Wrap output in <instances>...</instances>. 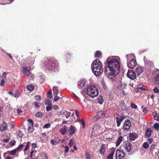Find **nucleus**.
Returning <instances> with one entry per match:
<instances>
[{
    "mask_svg": "<svg viewBox=\"0 0 159 159\" xmlns=\"http://www.w3.org/2000/svg\"><path fill=\"white\" fill-rule=\"evenodd\" d=\"M108 65L107 68L110 72L107 71V67L105 69V72L107 76L110 79H113L115 76L118 74L120 69V60L117 56L108 57L106 60Z\"/></svg>",
    "mask_w": 159,
    "mask_h": 159,
    "instance_id": "obj_1",
    "label": "nucleus"
},
{
    "mask_svg": "<svg viewBox=\"0 0 159 159\" xmlns=\"http://www.w3.org/2000/svg\"><path fill=\"white\" fill-rule=\"evenodd\" d=\"M44 67L48 70H53L56 71L59 67V64L58 61L53 59L46 58L43 62Z\"/></svg>",
    "mask_w": 159,
    "mask_h": 159,
    "instance_id": "obj_2",
    "label": "nucleus"
},
{
    "mask_svg": "<svg viewBox=\"0 0 159 159\" xmlns=\"http://www.w3.org/2000/svg\"><path fill=\"white\" fill-rule=\"evenodd\" d=\"M91 67L93 72L96 76L99 75L103 71L102 63L99 60H95L93 62Z\"/></svg>",
    "mask_w": 159,
    "mask_h": 159,
    "instance_id": "obj_3",
    "label": "nucleus"
},
{
    "mask_svg": "<svg viewBox=\"0 0 159 159\" xmlns=\"http://www.w3.org/2000/svg\"><path fill=\"white\" fill-rule=\"evenodd\" d=\"M88 94L92 98H94L98 96L99 91L98 89L94 86L92 85L87 89Z\"/></svg>",
    "mask_w": 159,
    "mask_h": 159,
    "instance_id": "obj_4",
    "label": "nucleus"
},
{
    "mask_svg": "<svg viewBox=\"0 0 159 159\" xmlns=\"http://www.w3.org/2000/svg\"><path fill=\"white\" fill-rule=\"evenodd\" d=\"M107 111V110L106 109H103L101 111H98L97 115L94 117L93 120L96 121L98 120L99 118H102L104 117Z\"/></svg>",
    "mask_w": 159,
    "mask_h": 159,
    "instance_id": "obj_5",
    "label": "nucleus"
},
{
    "mask_svg": "<svg viewBox=\"0 0 159 159\" xmlns=\"http://www.w3.org/2000/svg\"><path fill=\"white\" fill-rule=\"evenodd\" d=\"M131 144L129 143H124L120 147V149L123 151H126L128 152H129L131 149Z\"/></svg>",
    "mask_w": 159,
    "mask_h": 159,
    "instance_id": "obj_6",
    "label": "nucleus"
},
{
    "mask_svg": "<svg viewBox=\"0 0 159 159\" xmlns=\"http://www.w3.org/2000/svg\"><path fill=\"white\" fill-rule=\"evenodd\" d=\"M93 129L95 133L100 134L102 132L103 128L99 124H96L94 125Z\"/></svg>",
    "mask_w": 159,
    "mask_h": 159,
    "instance_id": "obj_7",
    "label": "nucleus"
},
{
    "mask_svg": "<svg viewBox=\"0 0 159 159\" xmlns=\"http://www.w3.org/2000/svg\"><path fill=\"white\" fill-rule=\"evenodd\" d=\"M104 138L106 139H111L113 138L114 136L116 135V133L112 130H110L108 131H106L104 134Z\"/></svg>",
    "mask_w": 159,
    "mask_h": 159,
    "instance_id": "obj_8",
    "label": "nucleus"
},
{
    "mask_svg": "<svg viewBox=\"0 0 159 159\" xmlns=\"http://www.w3.org/2000/svg\"><path fill=\"white\" fill-rule=\"evenodd\" d=\"M88 85L87 81L84 79L80 80L78 83V87L79 88L84 89L87 87Z\"/></svg>",
    "mask_w": 159,
    "mask_h": 159,
    "instance_id": "obj_9",
    "label": "nucleus"
},
{
    "mask_svg": "<svg viewBox=\"0 0 159 159\" xmlns=\"http://www.w3.org/2000/svg\"><path fill=\"white\" fill-rule=\"evenodd\" d=\"M124 156L125 153L124 151H121L119 149L116 151V159H121L124 157Z\"/></svg>",
    "mask_w": 159,
    "mask_h": 159,
    "instance_id": "obj_10",
    "label": "nucleus"
},
{
    "mask_svg": "<svg viewBox=\"0 0 159 159\" xmlns=\"http://www.w3.org/2000/svg\"><path fill=\"white\" fill-rule=\"evenodd\" d=\"M131 126V121L128 120H126L124 122L123 129L124 130H128L129 129Z\"/></svg>",
    "mask_w": 159,
    "mask_h": 159,
    "instance_id": "obj_11",
    "label": "nucleus"
},
{
    "mask_svg": "<svg viewBox=\"0 0 159 159\" xmlns=\"http://www.w3.org/2000/svg\"><path fill=\"white\" fill-rule=\"evenodd\" d=\"M127 76L131 80H134L135 79L136 75L134 71L132 70H128L127 73Z\"/></svg>",
    "mask_w": 159,
    "mask_h": 159,
    "instance_id": "obj_12",
    "label": "nucleus"
},
{
    "mask_svg": "<svg viewBox=\"0 0 159 159\" xmlns=\"http://www.w3.org/2000/svg\"><path fill=\"white\" fill-rule=\"evenodd\" d=\"M137 65L136 61L134 59H132L130 61L129 63L127 64V66L128 67L132 69L134 67Z\"/></svg>",
    "mask_w": 159,
    "mask_h": 159,
    "instance_id": "obj_13",
    "label": "nucleus"
},
{
    "mask_svg": "<svg viewBox=\"0 0 159 159\" xmlns=\"http://www.w3.org/2000/svg\"><path fill=\"white\" fill-rule=\"evenodd\" d=\"M76 130V129L73 125H71L67 133L70 136H71L74 134Z\"/></svg>",
    "mask_w": 159,
    "mask_h": 159,
    "instance_id": "obj_14",
    "label": "nucleus"
},
{
    "mask_svg": "<svg viewBox=\"0 0 159 159\" xmlns=\"http://www.w3.org/2000/svg\"><path fill=\"white\" fill-rule=\"evenodd\" d=\"M23 74L27 76H28L30 74L31 69L27 67H25L23 68Z\"/></svg>",
    "mask_w": 159,
    "mask_h": 159,
    "instance_id": "obj_15",
    "label": "nucleus"
},
{
    "mask_svg": "<svg viewBox=\"0 0 159 159\" xmlns=\"http://www.w3.org/2000/svg\"><path fill=\"white\" fill-rule=\"evenodd\" d=\"M124 118V117L123 116L116 117V122L117 124V126L118 127H119L120 126L121 122L123 120Z\"/></svg>",
    "mask_w": 159,
    "mask_h": 159,
    "instance_id": "obj_16",
    "label": "nucleus"
},
{
    "mask_svg": "<svg viewBox=\"0 0 159 159\" xmlns=\"http://www.w3.org/2000/svg\"><path fill=\"white\" fill-rule=\"evenodd\" d=\"M127 84L125 82L121 83L117 86L118 89L120 90H123L124 89L126 88L127 86Z\"/></svg>",
    "mask_w": 159,
    "mask_h": 159,
    "instance_id": "obj_17",
    "label": "nucleus"
},
{
    "mask_svg": "<svg viewBox=\"0 0 159 159\" xmlns=\"http://www.w3.org/2000/svg\"><path fill=\"white\" fill-rule=\"evenodd\" d=\"M67 127L64 125L62 128L60 129L59 131L63 135L65 134L67 132Z\"/></svg>",
    "mask_w": 159,
    "mask_h": 159,
    "instance_id": "obj_18",
    "label": "nucleus"
},
{
    "mask_svg": "<svg viewBox=\"0 0 159 159\" xmlns=\"http://www.w3.org/2000/svg\"><path fill=\"white\" fill-rule=\"evenodd\" d=\"M135 71L137 74L139 75L143 72V68L140 66H138L136 68Z\"/></svg>",
    "mask_w": 159,
    "mask_h": 159,
    "instance_id": "obj_19",
    "label": "nucleus"
},
{
    "mask_svg": "<svg viewBox=\"0 0 159 159\" xmlns=\"http://www.w3.org/2000/svg\"><path fill=\"white\" fill-rule=\"evenodd\" d=\"M7 128V124L5 122H3L2 124L0 125V129L2 131H5Z\"/></svg>",
    "mask_w": 159,
    "mask_h": 159,
    "instance_id": "obj_20",
    "label": "nucleus"
},
{
    "mask_svg": "<svg viewBox=\"0 0 159 159\" xmlns=\"http://www.w3.org/2000/svg\"><path fill=\"white\" fill-rule=\"evenodd\" d=\"M38 156L39 154L37 153V152L34 150L31 151L30 154V157H33V156H34L35 157H38Z\"/></svg>",
    "mask_w": 159,
    "mask_h": 159,
    "instance_id": "obj_21",
    "label": "nucleus"
},
{
    "mask_svg": "<svg viewBox=\"0 0 159 159\" xmlns=\"http://www.w3.org/2000/svg\"><path fill=\"white\" fill-rule=\"evenodd\" d=\"M30 142H29L28 143H27V145L25 146L24 149V155H25L27 154V152L28 149L30 148Z\"/></svg>",
    "mask_w": 159,
    "mask_h": 159,
    "instance_id": "obj_22",
    "label": "nucleus"
},
{
    "mask_svg": "<svg viewBox=\"0 0 159 159\" xmlns=\"http://www.w3.org/2000/svg\"><path fill=\"white\" fill-rule=\"evenodd\" d=\"M137 138L136 135L134 133H131L130 134L129 139L131 140H134Z\"/></svg>",
    "mask_w": 159,
    "mask_h": 159,
    "instance_id": "obj_23",
    "label": "nucleus"
},
{
    "mask_svg": "<svg viewBox=\"0 0 159 159\" xmlns=\"http://www.w3.org/2000/svg\"><path fill=\"white\" fill-rule=\"evenodd\" d=\"M152 115L155 120L158 121L159 120V115L156 112H153Z\"/></svg>",
    "mask_w": 159,
    "mask_h": 159,
    "instance_id": "obj_24",
    "label": "nucleus"
},
{
    "mask_svg": "<svg viewBox=\"0 0 159 159\" xmlns=\"http://www.w3.org/2000/svg\"><path fill=\"white\" fill-rule=\"evenodd\" d=\"M146 135L148 137H149L151 136V129H148L146 132H145Z\"/></svg>",
    "mask_w": 159,
    "mask_h": 159,
    "instance_id": "obj_25",
    "label": "nucleus"
},
{
    "mask_svg": "<svg viewBox=\"0 0 159 159\" xmlns=\"http://www.w3.org/2000/svg\"><path fill=\"white\" fill-rule=\"evenodd\" d=\"M98 102L101 104H102L103 102V99L102 96H99L98 98Z\"/></svg>",
    "mask_w": 159,
    "mask_h": 159,
    "instance_id": "obj_26",
    "label": "nucleus"
},
{
    "mask_svg": "<svg viewBox=\"0 0 159 159\" xmlns=\"http://www.w3.org/2000/svg\"><path fill=\"white\" fill-rule=\"evenodd\" d=\"M105 151V148L103 146H101L99 149L100 153L102 154H103Z\"/></svg>",
    "mask_w": 159,
    "mask_h": 159,
    "instance_id": "obj_27",
    "label": "nucleus"
},
{
    "mask_svg": "<svg viewBox=\"0 0 159 159\" xmlns=\"http://www.w3.org/2000/svg\"><path fill=\"white\" fill-rule=\"evenodd\" d=\"M123 137H120L118 139L116 142V146H117L119 145L120 143L122 141Z\"/></svg>",
    "mask_w": 159,
    "mask_h": 159,
    "instance_id": "obj_28",
    "label": "nucleus"
},
{
    "mask_svg": "<svg viewBox=\"0 0 159 159\" xmlns=\"http://www.w3.org/2000/svg\"><path fill=\"white\" fill-rule=\"evenodd\" d=\"M17 136L19 138H22L23 136L22 132L20 130H18L16 132Z\"/></svg>",
    "mask_w": 159,
    "mask_h": 159,
    "instance_id": "obj_29",
    "label": "nucleus"
},
{
    "mask_svg": "<svg viewBox=\"0 0 159 159\" xmlns=\"http://www.w3.org/2000/svg\"><path fill=\"white\" fill-rule=\"evenodd\" d=\"M27 88L29 90L32 91L34 89V87L32 84H29L27 86Z\"/></svg>",
    "mask_w": 159,
    "mask_h": 159,
    "instance_id": "obj_30",
    "label": "nucleus"
},
{
    "mask_svg": "<svg viewBox=\"0 0 159 159\" xmlns=\"http://www.w3.org/2000/svg\"><path fill=\"white\" fill-rule=\"evenodd\" d=\"M144 61L145 62V64L146 65H148L149 64H150L152 63V62L149 61L148 60L147 58L145 57H144Z\"/></svg>",
    "mask_w": 159,
    "mask_h": 159,
    "instance_id": "obj_31",
    "label": "nucleus"
},
{
    "mask_svg": "<svg viewBox=\"0 0 159 159\" xmlns=\"http://www.w3.org/2000/svg\"><path fill=\"white\" fill-rule=\"evenodd\" d=\"M53 94L54 95H57L58 90L57 87H54L53 88Z\"/></svg>",
    "mask_w": 159,
    "mask_h": 159,
    "instance_id": "obj_32",
    "label": "nucleus"
},
{
    "mask_svg": "<svg viewBox=\"0 0 159 159\" xmlns=\"http://www.w3.org/2000/svg\"><path fill=\"white\" fill-rule=\"evenodd\" d=\"M155 82L157 84H159V74L157 75L156 76Z\"/></svg>",
    "mask_w": 159,
    "mask_h": 159,
    "instance_id": "obj_33",
    "label": "nucleus"
},
{
    "mask_svg": "<svg viewBox=\"0 0 159 159\" xmlns=\"http://www.w3.org/2000/svg\"><path fill=\"white\" fill-rule=\"evenodd\" d=\"M20 95V93L18 91H15V92L13 94L14 97L15 98H18Z\"/></svg>",
    "mask_w": 159,
    "mask_h": 159,
    "instance_id": "obj_34",
    "label": "nucleus"
},
{
    "mask_svg": "<svg viewBox=\"0 0 159 159\" xmlns=\"http://www.w3.org/2000/svg\"><path fill=\"white\" fill-rule=\"evenodd\" d=\"M54 97L53 99V102H56L58 101L60 99H62V98H61L60 97L57 96V95H54Z\"/></svg>",
    "mask_w": 159,
    "mask_h": 159,
    "instance_id": "obj_35",
    "label": "nucleus"
},
{
    "mask_svg": "<svg viewBox=\"0 0 159 159\" xmlns=\"http://www.w3.org/2000/svg\"><path fill=\"white\" fill-rule=\"evenodd\" d=\"M43 115V114L42 112H38L36 113L35 116L37 117H42Z\"/></svg>",
    "mask_w": 159,
    "mask_h": 159,
    "instance_id": "obj_36",
    "label": "nucleus"
},
{
    "mask_svg": "<svg viewBox=\"0 0 159 159\" xmlns=\"http://www.w3.org/2000/svg\"><path fill=\"white\" fill-rule=\"evenodd\" d=\"M34 99L35 100L37 101H40L41 100V97L40 95H37L34 96Z\"/></svg>",
    "mask_w": 159,
    "mask_h": 159,
    "instance_id": "obj_37",
    "label": "nucleus"
},
{
    "mask_svg": "<svg viewBox=\"0 0 159 159\" xmlns=\"http://www.w3.org/2000/svg\"><path fill=\"white\" fill-rule=\"evenodd\" d=\"M45 76L44 75H42L40 76V81L41 83H43L45 80Z\"/></svg>",
    "mask_w": 159,
    "mask_h": 159,
    "instance_id": "obj_38",
    "label": "nucleus"
},
{
    "mask_svg": "<svg viewBox=\"0 0 159 159\" xmlns=\"http://www.w3.org/2000/svg\"><path fill=\"white\" fill-rule=\"evenodd\" d=\"M51 125L50 123H48L45 125L43 127V129H48L51 127Z\"/></svg>",
    "mask_w": 159,
    "mask_h": 159,
    "instance_id": "obj_39",
    "label": "nucleus"
},
{
    "mask_svg": "<svg viewBox=\"0 0 159 159\" xmlns=\"http://www.w3.org/2000/svg\"><path fill=\"white\" fill-rule=\"evenodd\" d=\"M18 151L15 148V149L11 151L10 152V153L11 154L14 155H15L16 153V152Z\"/></svg>",
    "mask_w": 159,
    "mask_h": 159,
    "instance_id": "obj_40",
    "label": "nucleus"
},
{
    "mask_svg": "<svg viewBox=\"0 0 159 159\" xmlns=\"http://www.w3.org/2000/svg\"><path fill=\"white\" fill-rule=\"evenodd\" d=\"M24 146V145L22 144H20V145H19L17 148H16V149L17 151H20L23 148Z\"/></svg>",
    "mask_w": 159,
    "mask_h": 159,
    "instance_id": "obj_41",
    "label": "nucleus"
},
{
    "mask_svg": "<svg viewBox=\"0 0 159 159\" xmlns=\"http://www.w3.org/2000/svg\"><path fill=\"white\" fill-rule=\"evenodd\" d=\"M102 55L101 52L99 51H97L96 52L95 56L96 57H100Z\"/></svg>",
    "mask_w": 159,
    "mask_h": 159,
    "instance_id": "obj_42",
    "label": "nucleus"
},
{
    "mask_svg": "<svg viewBox=\"0 0 159 159\" xmlns=\"http://www.w3.org/2000/svg\"><path fill=\"white\" fill-rule=\"evenodd\" d=\"M41 156L43 159H48L47 157L44 152H43L42 153Z\"/></svg>",
    "mask_w": 159,
    "mask_h": 159,
    "instance_id": "obj_43",
    "label": "nucleus"
},
{
    "mask_svg": "<svg viewBox=\"0 0 159 159\" xmlns=\"http://www.w3.org/2000/svg\"><path fill=\"white\" fill-rule=\"evenodd\" d=\"M114 154V152L110 153L109 155L108 156L107 159H112L113 156Z\"/></svg>",
    "mask_w": 159,
    "mask_h": 159,
    "instance_id": "obj_44",
    "label": "nucleus"
},
{
    "mask_svg": "<svg viewBox=\"0 0 159 159\" xmlns=\"http://www.w3.org/2000/svg\"><path fill=\"white\" fill-rule=\"evenodd\" d=\"M75 143V141L72 139L70 141V143H69V146L71 147L72 146H74Z\"/></svg>",
    "mask_w": 159,
    "mask_h": 159,
    "instance_id": "obj_45",
    "label": "nucleus"
},
{
    "mask_svg": "<svg viewBox=\"0 0 159 159\" xmlns=\"http://www.w3.org/2000/svg\"><path fill=\"white\" fill-rule=\"evenodd\" d=\"M71 112L66 111L65 114L66 118H68L71 115Z\"/></svg>",
    "mask_w": 159,
    "mask_h": 159,
    "instance_id": "obj_46",
    "label": "nucleus"
},
{
    "mask_svg": "<svg viewBox=\"0 0 159 159\" xmlns=\"http://www.w3.org/2000/svg\"><path fill=\"white\" fill-rule=\"evenodd\" d=\"M143 147L145 148H147L149 147V145L147 142H145L143 145Z\"/></svg>",
    "mask_w": 159,
    "mask_h": 159,
    "instance_id": "obj_47",
    "label": "nucleus"
},
{
    "mask_svg": "<svg viewBox=\"0 0 159 159\" xmlns=\"http://www.w3.org/2000/svg\"><path fill=\"white\" fill-rule=\"evenodd\" d=\"M66 111L65 110L62 111L60 112V115L62 116H64Z\"/></svg>",
    "mask_w": 159,
    "mask_h": 159,
    "instance_id": "obj_48",
    "label": "nucleus"
},
{
    "mask_svg": "<svg viewBox=\"0 0 159 159\" xmlns=\"http://www.w3.org/2000/svg\"><path fill=\"white\" fill-rule=\"evenodd\" d=\"M153 91L156 93H159V89L157 87H155L153 89Z\"/></svg>",
    "mask_w": 159,
    "mask_h": 159,
    "instance_id": "obj_49",
    "label": "nucleus"
},
{
    "mask_svg": "<svg viewBox=\"0 0 159 159\" xmlns=\"http://www.w3.org/2000/svg\"><path fill=\"white\" fill-rule=\"evenodd\" d=\"M101 83L104 89H107V87L104 81H102L101 82Z\"/></svg>",
    "mask_w": 159,
    "mask_h": 159,
    "instance_id": "obj_50",
    "label": "nucleus"
},
{
    "mask_svg": "<svg viewBox=\"0 0 159 159\" xmlns=\"http://www.w3.org/2000/svg\"><path fill=\"white\" fill-rule=\"evenodd\" d=\"M45 104L47 105H51L50 101L48 99L46 100Z\"/></svg>",
    "mask_w": 159,
    "mask_h": 159,
    "instance_id": "obj_51",
    "label": "nucleus"
},
{
    "mask_svg": "<svg viewBox=\"0 0 159 159\" xmlns=\"http://www.w3.org/2000/svg\"><path fill=\"white\" fill-rule=\"evenodd\" d=\"M48 106H47L46 107V110L47 111H50L52 108V105H48Z\"/></svg>",
    "mask_w": 159,
    "mask_h": 159,
    "instance_id": "obj_52",
    "label": "nucleus"
},
{
    "mask_svg": "<svg viewBox=\"0 0 159 159\" xmlns=\"http://www.w3.org/2000/svg\"><path fill=\"white\" fill-rule=\"evenodd\" d=\"M48 97L49 98L51 99L52 98V94L51 91L49 92L48 93Z\"/></svg>",
    "mask_w": 159,
    "mask_h": 159,
    "instance_id": "obj_53",
    "label": "nucleus"
},
{
    "mask_svg": "<svg viewBox=\"0 0 159 159\" xmlns=\"http://www.w3.org/2000/svg\"><path fill=\"white\" fill-rule=\"evenodd\" d=\"M39 103H38L37 102H34L35 104V107L36 109H38L39 108Z\"/></svg>",
    "mask_w": 159,
    "mask_h": 159,
    "instance_id": "obj_54",
    "label": "nucleus"
},
{
    "mask_svg": "<svg viewBox=\"0 0 159 159\" xmlns=\"http://www.w3.org/2000/svg\"><path fill=\"white\" fill-rule=\"evenodd\" d=\"M131 106L133 109H136L137 108V106L134 103H131Z\"/></svg>",
    "mask_w": 159,
    "mask_h": 159,
    "instance_id": "obj_55",
    "label": "nucleus"
},
{
    "mask_svg": "<svg viewBox=\"0 0 159 159\" xmlns=\"http://www.w3.org/2000/svg\"><path fill=\"white\" fill-rule=\"evenodd\" d=\"M154 127L156 129H158L159 128V124L155 123L154 125Z\"/></svg>",
    "mask_w": 159,
    "mask_h": 159,
    "instance_id": "obj_56",
    "label": "nucleus"
},
{
    "mask_svg": "<svg viewBox=\"0 0 159 159\" xmlns=\"http://www.w3.org/2000/svg\"><path fill=\"white\" fill-rule=\"evenodd\" d=\"M51 144L53 145H56L58 143V142L55 140H51Z\"/></svg>",
    "mask_w": 159,
    "mask_h": 159,
    "instance_id": "obj_57",
    "label": "nucleus"
},
{
    "mask_svg": "<svg viewBox=\"0 0 159 159\" xmlns=\"http://www.w3.org/2000/svg\"><path fill=\"white\" fill-rule=\"evenodd\" d=\"M2 106V102L1 100H0V111L2 110L3 109Z\"/></svg>",
    "mask_w": 159,
    "mask_h": 159,
    "instance_id": "obj_58",
    "label": "nucleus"
},
{
    "mask_svg": "<svg viewBox=\"0 0 159 159\" xmlns=\"http://www.w3.org/2000/svg\"><path fill=\"white\" fill-rule=\"evenodd\" d=\"M77 121H79L80 123H81L82 125H83V128H84V125H85V124H84V122L83 120H80V119H78L77 120Z\"/></svg>",
    "mask_w": 159,
    "mask_h": 159,
    "instance_id": "obj_59",
    "label": "nucleus"
},
{
    "mask_svg": "<svg viewBox=\"0 0 159 159\" xmlns=\"http://www.w3.org/2000/svg\"><path fill=\"white\" fill-rule=\"evenodd\" d=\"M65 148V153H67L69 151V148L68 146H64Z\"/></svg>",
    "mask_w": 159,
    "mask_h": 159,
    "instance_id": "obj_60",
    "label": "nucleus"
},
{
    "mask_svg": "<svg viewBox=\"0 0 159 159\" xmlns=\"http://www.w3.org/2000/svg\"><path fill=\"white\" fill-rule=\"evenodd\" d=\"M16 143V141L14 140H11V141L10 142V144L11 146L14 145Z\"/></svg>",
    "mask_w": 159,
    "mask_h": 159,
    "instance_id": "obj_61",
    "label": "nucleus"
},
{
    "mask_svg": "<svg viewBox=\"0 0 159 159\" xmlns=\"http://www.w3.org/2000/svg\"><path fill=\"white\" fill-rule=\"evenodd\" d=\"M5 80L4 79H3L1 80V82L0 83V84L2 86H3L5 85Z\"/></svg>",
    "mask_w": 159,
    "mask_h": 159,
    "instance_id": "obj_62",
    "label": "nucleus"
},
{
    "mask_svg": "<svg viewBox=\"0 0 159 159\" xmlns=\"http://www.w3.org/2000/svg\"><path fill=\"white\" fill-rule=\"evenodd\" d=\"M28 121L29 122L28 125H31V124L33 125V121L32 119H29L28 120Z\"/></svg>",
    "mask_w": 159,
    "mask_h": 159,
    "instance_id": "obj_63",
    "label": "nucleus"
},
{
    "mask_svg": "<svg viewBox=\"0 0 159 159\" xmlns=\"http://www.w3.org/2000/svg\"><path fill=\"white\" fill-rule=\"evenodd\" d=\"M14 92H15V91H13V90H10L9 92V93L12 96H13V94H14Z\"/></svg>",
    "mask_w": 159,
    "mask_h": 159,
    "instance_id": "obj_64",
    "label": "nucleus"
}]
</instances>
